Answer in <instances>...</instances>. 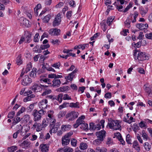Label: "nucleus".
Wrapping results in <instances>:
<instances>
[{
	"label": "nucleus",
	"mask_w": 152,
	"mask_h": 152,
	"mask_svg": "<svg viewBox=\"0 0 152 152\" xmlns=\"http://www.w3.org/2000/svg\"><path fill=\"white\" fill-rule=\"evenodd\" d=\"M50 47V45L49 44H47L45 45H41L40 46L41 49L42 50H45Z\"/></svg>",
	"instance_id": "52"
},
{
	"label": "nucleus",
	"mask_w": 152,
	"mask_h": 152,
	"mask_svg": "<svg viewBox=\"0 0 152 152\" xmlns=\"http://www.w3.org/2000/svg\"><path fill=\"white\" fill-rule=\"evenodd\" d=\"M34 116V120L35 121H37L40 120L41 116L40 115L38 114V111L36 110H34L32 114Z\"/></svg>",
	"instance_id": "13"
},
{
	"label": "nucleus",
	"mask_w": 152,
	"mask_h": 152,
	"mask_svg": "<svg viewBox=\"0 0 152 152\" xmlns=\"http://www.w3.org/2000/svg\"><path fill=\"white\" fill-rule=\"evenodd\" d=\"M21 25L23 27H28L30 26L29 21L23 17L20 18L19 19Z\"/></svg>",
	"instance_id": "8"
},
{
	"label": "nucleus",
	"mask_w": 152,
	"mask_h": 152,
	"mask_svg": "<svg viewBox=\"0 0 152 152\" xmlns=\"http://www.w3.org/2000/svg\"><path fill=\"white\" fill-rule=\"evenodd\" d=\"M106 132L104 130L97 132L96 133V135L97 138H99L104 140L106 136Z\"/></svg>",
	"instance_id": "5"
},
{
	"label": "nucleus",
	"mask_w": 152,
	"mask_h": 152,
	"mask_svg": "<svg viewBox=\"0 0 152 152\" xmlns=\"http://www.w3.org/2000/svg\"><path fill=\"white\" fill-rule=\"evenodd\" d=\"M60 30L57 28H52L49 31V33L52 35H58L59 34Z\"/></svg>",
	"instance_id": "12"
},
{
	"label": "nucleus",
	"mask_w": 152,
	"mask_h": 152,
	"mask_svg": "<svg viewBox=\"0 0 152 152\" xmlns=\"http://www.w3.org/2000/svg\"><path fill=\"white\" fill-rule=\"evenodd\" d=\"M17 149V147L16 146H13L8 148V150L9 152L14 151Z\"/></svg>",
	"instance_id": "35"
},
{
	"label": "nucleus",
	"mask_w": 152,
	"mask_h": 152,
	"mask_svg": "<svg viewBox=\"0 0 152 152\" xmlns=\"http://www.w3.org/2000/svg\"><path fill=\"white\" fill-rule=\"evenodd\" d=\"M48 101L47 99H43L39 103V106L42 109H45L47 107Z\"/></svg>",
	"instance_id": "10"
},
{
	"label": "nucleus",
	"mask_w": 152,
	"mask_h": 152,
	"mask_svg": "<svg viewBox=\"0 0 152 152\" xmlns=\"http://www.w3.org/2000/svg\"><path fill=\"white\" fill-rule=\"evenodd\" d=\"M18 116H17L16 114V116L12 120L13 121L12 123L13 125L16 124L21 121V119Z\"/></svg>",
	"instance_id": "18"
},
{
	"label": "nucleus",
	"mask_w": 152,
	"mask_h": 152,
	"mask_svg": "<svg viewBox=\"0 0 152 152\" xmlns=\"http://www.w3.org/2000/svg\"><path fill=\"white\" fill-rule=\"evenodd\" d=\"M22 60L21 59V56L20 55L18 56L16 58V63L18 65H20L22 64Z\"/></svg>",
	"instance_id": "44"
},
{
	"label": "nucleus",
	"mask_w": 152,
	"mask_h": 152,
	"mask_svg": "<svg viewBox=\"0 0 152 152\" xmlns=\"http://www.w3.org/2000/svg\"><path fill=\"white\" fill-rule=\"evenodd\" d=\"M21 83L24 86H26L29 85L32 82L31 79L28 75L24 76L22 77Z\"/></svg>",
	"instance_id": "4"
},
{
	"label": "nucleus",
	"mask_w": 152,
	"mask_h": 152,
	"mask_svg": "<svg viewBox=\"0 0 152 152\" xmlns=\"http://www.w3.org/2000/svg\"><path fill=\"white\" fill-rule=\"evenodd\" d=\"M71 127L70 125H63L62 126L61 129L63 131H65L68 129H69Z\"/></svg>",
	"instance_id": "31"
},
{
	"label": "nucleus",
	"mask_w": 152,
	"mask_h": 152,
	"mask_svg": "<svg viewBox=\"0 0 152 152\" xmlns=\"http://www.w3.org/2000/svg\"><path fill=\"white\" fill-rule=\"evenodd\" d=\"M74 77L71 73L69 74L68 75L65 77V78L67 80L71 81L72 80Z\"/></svg>",
	"instance_id": "51"
},
{
	"label": "nucleus",
	"mask_w": 152,
	"mask_h": 152,
	"mask_svg": "<svg viewBox=\"0 0 152 152\" xmlns=\"http://www.w3.org/2000/svg\"><path fill=\"white\" fill-rule=\"evenodd\" d=\"M73 149L67 146L64 147V152H73Z\"/></svg>",
	"instance_id": "48"
},
{
	"label": "nucleus",
	"mask_w": 152,
	"mask_h": 152,
	"mask_svg": "<svg viewBox=\"0 0 152 152\" xmlns=\"http://www.w3.org/2000/svg\"><path fill=\"white\" fill-rule=\"evenodd\" d=\"M114 135L117 137L118 140L122 137L121 134L119 132H117L114 134Z\"/></svg>",
	"instance_id": "58"
},
{
	"label": "nucleus",
	"mask_w": 152,
	"mask_h": 152,
	"mask_svg": "<svg viewBox=\"0 0 152 152\" xmlns=\"http://www.w3.org/2000/svg\"><path fill=\"white\" fill-rule=\"evenodd\" d=\"M63 96V95L62 94H60L57 96H55L54 97L56 98L55 99L58 101L60 102H61L62 100V98Z\"/></svg>",
	"instance_id": "40"
},
{
	"label": "nucleus",
	"mask_w": 152,
	"mask_h": 152,
	"mask_svg": "<svg viewBox=\"0 0 152 152\" xmlns=\"http://www.w3.org/2000/svg\"><path fill=\"white\" fill-rule=\"evenodd\" d=\"M80 148L81 149L84 150L87 148L88 145L86 143L82 142L80 144Z\"/></svg>",
	"instance_id": "30"
},
{
	"label": "nucleus",
	"mask_w": 152,
	"mask_h": 152,
	"mask_svg": "<svg viewBox=\"0 0 152 152\" xmlns=\"http://www.w3.org/2000/svg\"><path fill=\"white\" fill-rule=\"evenodd\" d=\"M60 125V124L58 123H56L53 126V124H51L50 126L51 129L49 131L50 133L51 134L52 132L54 133H56Z\"/></svg>",
	"instance_id": "7"
},
{
	"label": "nucleus",
	"mask_w": 152,
	"mask_h": 152,
	"mask_svg": "<svg viewBox=\"0 0 152 152\" xmlns=\"http://www.w3.org/2000/svg\"><path fill=\"white\" fill-rule=\"evenodd\" d=\"M15 115V112L14 111H12L9 113L8 115V118L10 119L14 118Z\"/></svg>",
	"instance_id": "43"
},
{
	"label": "nucleus",
	"mask_w": 152,
	"mask_h": 152,
	"mask_svg": "<svg viewBox=\"0 0 152 152\" xmlns=\"http://www.w3.org/2000/svg\"><path fill=\"white\" fill-rule=\"evenodd\" d=\"M61 13H58L56 16V17L53 22V26H58L60 24L61 21Z\"/></svg>",
	"instance_id": "6"
},
{
	"label": "nucleus",
	"mask_w": 152,
	"mask_h": 152,
	"mask_svg": "<svg viewBox=\"0 0 152 152\" xmlns=\"http://www.w3.org/2000/svg\"><path fill=\"white\" fill-rule=\"evenodd\" d=\"M103 141V140H102L99 138H97L93 141V144L95 145L98 146L100 145Z\"/></svg>",
	"instance_id": "27"
},
{
	"label": "nucleus",
	"mask_w": 152,
	"mask_h": 152,
	"mask_svg": "<svg viewBox=\"0 0 152 152\" xmlns=\"http://www.w3.org/2000/svg\"><path fill=\"white\" fill-rule=\"evenodd\" d=\"M137 28L140 30H144V32L146 33L147 31V28H148V25L147 24H144L142 23H137L136 25Z\"/></svg>",
	"instance_id": "9"
},
{
	"label": "nucleus",
	"mask_w": 152,
	"mask_h": 152,
	"mask_svg": "<svg viewBox=\"0 0 152 152\" xmlns=\"http://www.w3.org/2000/svg\"><path fill=\"white\" fill-rule=\"evenodd\" d=\"M63 96V95L62 94H60L57 96H55L54 97L56 98L55 99L58 101L60 102H61L62 100V98Z\"/></svg>",
	"instance_id": "41"
},
{
	"label": "nucleus",
	"mask_w": 152,
	"mask_h": 152,
	"mask_svg": "<svg viewBox=\"0 0 152 152\" xmlns=\"http://www.w3.org/2000/svg\"><path fill=\"white\" fill-rule=\"evenodd\" d=\"M26 108L23 107H22L20 110L17 113V116H19L20 114L23 113L25 110Z\"/></svg>",
	"instance_id": "45"
},
{
	"label": "nucleus",
	"mask_w": 152,
	"mask_h": 152,
	"mask_svg": "<svg viewBox=\"0 0 152 152\" xmlns=\"http://www.w3.org/2000/svg\"><path fill=\"white\" fill-rule=\"evenodd\" d=\"M37 69L35 68L32 69V71L30 73V75L31 77L34 78L36 77L37 73Z\"/></svg>",
	"instance_id": "25"
},
{
	"label": "nucleus",
	"mask_w": 152,
	"mask_h": 152,
	"mask_svg": "<svg viewBox=\"0 0 152 152\" xmlns=\"http://www.w3.org/2000/svg\"><path fill=\"white\" fill-rule=\"evenodd\" d=\"M104 97L106 98L110 99L112 97L111 93L110 92H107L105 94Z\"/></svg>",
	"instance_id": "56"
},
{
	"label": "nucleus",
	"mask_w": 152,
	"mask_h": 152,
	"mask_svg": "<svg viewBox=\"0 0 152 152\" xmlns=\"http://www.w3.org/2000/svg\"><path fill=\"white\" fill-rule=\"evenodd\" d=\"M39 147L42 152H48L49 151V145L48 144H41Z\"/></svg>",
	"instance_id": "14"
},
{
	"label": "nucleus",
	"mask_w": 152,
	"mask_h": 152,
	"mask_svg": "<svg viewBox=\"0 0 152 152\" xmlns=\"http://www.w3.org/2000/svg\"><path fill=\"white\" fill-rule=\"evenodd\" d=\"M48 86H46L41 85L40 84H36L32 86L30 89L34 92H37L42 91L43 89H45V88L48 87Z\"/></svg>",
	"instance_id": "2"
},
{
	"label": "nucleus",
	"mask_w": 152,
	"mask_h": 152,
	"mask_svg": "<svg viewBox=\"0 0 152 152\" xmlns=\"http://www.w3.org/2000/svg\"><path fill=\"white\" fill-rule=\"evenodd\" d=\"M53 84L52 86L53 87H59L61 84V82L60 80L58 79H54L53 81Z\"/></svg>",
	"instance_id": "15"
},
{
	"label": "nucleus",
	"mask_w": 152,
	"mask_h": 152,
	"mask_svg": "<svg viewBox=\"0 0 152 152\" xmlns=\"http://www.w3.org/2000/svg\"><path fill=\"white\" fill-rule=\"evenodd\" d=\"M44 128L43 125L42 124H38L36 130L37 132H39L42 130L43 128Z\"/></svg>",
	"instance_id": "36"
},
{
	"label": "nucleus",
	"mask_w": 152,
	"mask_h": 152,
	"mask_svg": "<svg viewBox=\"0 0 152 152\" xmlns=\"http://www.w3.org/2000/svg\"><path fill=\"white\" fill-rule=\"evenodd\" d=\"M77 141L75 138H72L71 140V145L74 147H76L77 146Z\"/></svg>",
	"instance_id": "39"
},
{
	"label": "nucleus",
	"mask_w": 152,
	"mask_h": 152,
	"mask_svg": "<svg viewBox=\"0 0 152 152\" xmlns=\"http://www.w3.org/2000/svg\"><path fill=\"white\" fill-rule=\"evenodd\" d=\"M79 105V103L78 102H76L75 103H71L69 104V107H79L78 106Z\"/></svg>",
	"instance_id": "38"
},
{
	"label": "nucleus",
	"mask_w": 152,
	"mask_h": 152,
	"mask_svg": "<svg viewBox=\"0 0 152 152\" xmlns=\"http://www.w3.org/2000/svg\"><path fill=\"white\" fill-rule=\"evenodd\" d=\"M116 4L117 3L116 2H115L114 3L115 4H116L115 5L116 6V8L120 12L122 11V10H121L123 8V6L121 5H117Z\"/></svg>",
	"instance_id": "54"
},
{
	"label": "nucleus",
	"mask_w": 152,
	"mask_h": 152,
	"mask_svg": "<svg viewBox=\"0 0 152 152\" xmlns=\"http://www.w3.org/2000/svg\"><path fill=\"white\" fill-rule=\"evenodd\" d=\"M35 96V95L34 94H31V95L28 96L23 99V101L24 102H26L31 100V99L34 98Z\"/></svg>",
	"instance_id": "29"
},
{
	"label": "nucleus",
	"mask_w": 152,
	"mask_h": 152,
	"mask_svg": "<svg viewBox=\"0 0 152 152\" xmlns=\"http://www.w3.org/2000/svg\"><path fill=\"white\" fill-rule=\"evenodd\" d=\"M63 96V95L62 94H60L57 96H55L54 97L56 98L55 99L58 101L60 102H61L62 100V98Z\"/></svg>",
	"instance_id": "42"
},
{
	"label": "nucleus",
	"mask_w": 152,
	"mask_h": 152,
	"mask_svg": "<svg viewBox=\"0 0 152 152\" xmlns=\"http://www.w3.org/2000/svg\"><path fill=\"white\" fill-rule=\"evenodd\" d=\"M144 89L149 96L151 97L152 96V89L148 84L144 85Z\"/></svg>",
	"instance_id": "11"
},
{
	"label": "nucleus",
	"mask_w": 152,
	"mask_h": 152,
	"mask_svg": "<svg viewBox=\"0 0 152 152\" xmlns=\"http://www.w3.org/2000/svg\"><path fill=\"white\" fill-rule=\"evenodd\" d=\"M144 146L145 150L147 151H149L151 148V145L147 142H145L144 143Z\"/></svg>",
	"instance_id": "33"
},
{
	"label": "nucleus",
	"mask_w": 152,
	"mask_h": 152,
	"mask_svg": "<svg viewBox=\"0 0 152 152\" xmlns=\"http://www.w3.org/2000/svg\"><path fill=\"white\" fill-rule=\"evenodd\" d=\"M96 152H107V149L104 147H97L96 149Z\"/></svg>",
	"instance_id": "23"
},
{
	"label": "nucleus",
	"mask_w": 152,
	"mask_h": 152,
	"mask_svg": "<svg viewBox=\"0 0 152 152\" xmlns=\"http://www.w3.org/2000/svg\"><path fill=\"white\" fill-rule=\"evenodd\" d=\"M141 134L142 135V137L144 139H145L146 140H147L148 139L149 137L147 134L145 132L144 130H143L142 131Z\"/></svg>",
	"instance_id": "34"
},
{
	"label": "nucleus",
	"mask_w": 152,
	"mask_h": 152,
	"mask_svg": "<svg viewBox=\"0 0 152 152\" xmlns=\"http://www.w3.org/2000/svg\"><path fill=\"white\" fill-rule=\"evenodd\" d=\"M114 123L112 122H109L108 123L107 126H108L109 128L111 129H117V128H114Z\"/></svg>",
	"instance_id": "50"
},
{
	"label": "nucleus",
	"mask_w": 152,
	"mask_h": 152,
	"mask_svg": "<svg viewBox=\"0 0 152 152\" xmlns=\"http://www.w3.org/2000/svg\"><path fill=\"white\" fill-rule=\"evenodd\" d=\"M39 34H36L34 37V41L35 42H38L39 41V38L38 37Z\"/></svg>",
	"instance_id": "59"
},
{
	"label": "nucleus",
	"mask_w": 152,
	"mask_h": 152,
	"mask_svg": "<svg viewBox=\"0 0 152 152\" xmlns=\"http://www.w3.org/2000/svg\"><path fill=\"white\" fill-rule=\"evenodd\" d=\"M51 18V16L50 15H46L43 19V21L44 22L48 23Z\"/></svg>",
	"instance_id": "37"
},
{
	"label": "nucleus",
	"mask_w": 152,
	"mask_h": 152,
	"mask_svg": "<svg viewBox=\"0 0 152 152\" xmlns=\"http://www.w3.org/2000/svg\"><path fill=\"white\" fill-rule=\"evenodd\" d=\"M60 66V63L58 62L53 64L52 66L56 68H58Z\"/></svg>",
	"instance_id": "62"
},
{
	"label": "nucleus",
	"mask_w": 152,
	"mask_h": 152,
	"mask_svg": "<svg viewBox=\"0 0 152 152\" xmlns=\"http://www.w3.org/2000/svg\"><path fill=\"white\" fill-rule=\"evenodd\" d=\"M85 116L83 115L79 117L76 121V122L79 125H82L84 122V121L83 120L85 118Z\"/></svg>",
	"instance_id": "19"
},
{
	"label": "nucleus",
	"mask_w": 152,
	"mask_h": 152,
	"mask_svg": "<svg viewBox=\"0 0 152 152\" xmlns=\"http://www.w3.org/2000/svg\"><path fill=\"white\" fill-rule=\"evenodd\" d=\"M78 115V112L73 111L68 113L66 115V117L68 118L69 120L73 121L77 118Z\"/></svg>",
	"instance_id": "3"
},
{
	"label": "nucleus",
	"mask_w": 152,
	"mask_h": 152,
	"mask_svg": "<svg viewBox=\"0 0 152 152\" xmlns=\"http://www.w3.org/2000/svg\"><path fill=\"white\" fill-rule=\"evenodd\" d=\"M146 37L149 39L152 40V33L150 32L145 34Z\"/></svg>",
	"instance_id": "53"
},
{
	"label": "nucleus",
	"mask_w": 152,
	"mask_h": 152,
	"mask_svg": "<svg viewBox=\"0 0 152 152\" xmlns=\"http://www.w3.org/2000/svg\"><path fill=\"white\" fill-rule=\"evenodd\" d=\"M130 23L131 21L129 19H127L124 22L125 26L128 28H130Z\"/></svg>",
	"instance_id": "46"
},
{
	"label": "nucleus",
	"mask_w": 152,
	"mask_h": 152,
	"mask_svg": "<svg viewBox=\"0 0 152 152\" xmlns=\"http://www.w3.org/2000/svg\"><path fill=\"white\" fill-rule=\"evenodd\" d=\"M70 141V139L67 138H65L64 136L62 137L61 143L63 145H68Z\"/></svg>",
	"instance_id": "17"
},
{
	"label": "nucleus",
	"mask_w": 152,
	"mask_h": 152,
	"mask_svg": "<svg viewBox=\"0 0 152 152\" xmlns=\"http://www.w3.org/2000/svg\"><path fill=\"white\" fill-rule=\"evenodd\" d=\"M115 18V17H110L107 19V23L108 26H110Z\"/></svg>",
	"instance_id": "32"
},
{
	"label": "nucleus",
	"mask_w": 152,
	"mask_h": 152,
	"mask_svg": "<svg viewBox=\"0 0 152 152\" xmlns=\"http://www.w3.org/2000/svg\"><path fill=\"white\" fill-rule=\"evenodd\" d=\"M80 128L84 130H87L88 129V124L85 123H83L81 126Z\"/></svg>",
	"instance_id": "47"
},
{
	"label": "nucleus",
	"mask_w": 152,
	"mask_h": 152,
	"mask_svg": "<svg viewBox=\"0 0 152 152\" xmlns=\"http://www.w3.org/2000/svg\"><path fill=\"white\" fill-rule=\"evenodd\" d=\"M72 12L71 11H68L66 14V17L68 19H69L72 16Z\"/></svg>",
	"instance_id": "64"
},
{
	"label": "nucleus",
	"mask_w": 152,
	"mask_h": 152,
	"mask_svg": "<svg viewBox=\"0 0 152 152\" xmlns=\"http://www.w3.org/2000/svg\"><path fill=\"white\" fill-rule=\"evenodd\" d=\"M51 119L46 118V119L43 120L42 124L43 125L44 127L47 126L49 124V123H50V125L51 126V121H50Z\"/></svg>",
	"instance_id": "20"
},
{
	"label": "nucleus",
	"mask_w": 152,
	"mask_h": 152,
	"mask_svg": "<svg viewBox=\"0 0 152 152\" xmlns=\"http://www.w3.org/2000/svg\"><path fill=\"white\" fill-rule=\"evenodd\" d=\"M95 128H96L95 127V125L94 124L92 123H90V129L91 130H95Z\"/></svg>",
	"instance_id": "63"
},
{
	"label": "nucleus",
	"mask_w": 152,
	"mask_h": 152,
	"mask_svg": "<svg viewBox=\"0 0 152 152\" xmlns=\"http://www.w3.org/2000/svg\"><path fill=\"white\" fill-rule=\"evenodd\" d=\"M139 126L141 128L144 127L145 129L147 128L146 125L145 124V122L143 121H142L139 123Z\"/></svg>",
	"instance_id": "49"
},
{
	"label": "nucleus",
	"mask_w": 152,
	"mask_h": 152,
	"mask_svg": "<svg viewBox=\"0 0 152 152\" xmlns=\"http://www.w3.org/2000/svg\"><path fill=\"white\" fill-rule=\"evenodd\" d=\"M88 44H86L84 45H79L75 46L74 47V49H77L78 48L80 49L82 48L83 50L86 47H87L88 46Z\"/></svg>",
	"instance_id": "22"
},
{
	"label": "nucleus",
	"mask_w": 152,
	"mask_h": 152,
	"mask_svg": "<svg viewBox=\"0 0 152 152\" xmlns=\"http://www.w3.org/2000/svg\"><path fill=\"white\" fill-rule=\"evenodd\" d=\"M69 88V86H65L56 89V91L58 92H64L67 90H68Z\"/></svg>",
	"instance_id": "21"
},
{
	"label": "nucleus",
	"mask_w": 152,
	"mask_h": 152,
	"mask_svg": "<svg viewBox=\"0 0 152 152\" xmlns=\"http://www.w3.org/2000/svg\"><path fill=\"white\" fill-rule=\"evenodd\" d=\"M31 35L30 34H28L25 38V40L26 42H29L31 41Z\"/></svg>",
	"instance_id": "61"
},
{
	"label": "nucleus",
	"mask_w": 152,
	"mask_h": 152,
	"mask_svg": "<svg viewBox=\"0 0 152 152\" xmlns=\"http://www.w3.org/2000/svg\"><path fill=\"white\" fill-rule=\"evenodd\" d=\"M137 50H135L134 52V58L135 60L138 59L139 60L142 61L145 60H147L148 59V56H146V55L143 52H138Z\"/></svg>",
	"instance_id": "1"
},
{
	"label": "nucleus",
	"mask_w": 152,
	"mask_h": 152,
	"mask_svg": "<svg viewBox=\"0 0 152 152\" xmlns=\"http://www.w3.org/2000/svg\"><path fill=\"white\" fill-rule=\"evenodd\" d=\"M134 19L132 21V23L135 22L136 21V18L138 15V12H135L134 13Z\"/></svg>",
	"instance_id": "57"
},
{
	"label": "nucleus",
	"mask_w": 152,
	"mask_h": 152,
	"mask_svg": "<svg viewBox=\"0 0 152 152\" xmlns=\"http://www.w3.org/2000/svg\"><path fill=\"white\" fill-rule=\"evenodd\" d=\"M113 122H114L113 126H114V128H117V129H113L114 130H117L121 128V126L119 124L118 121L116 120L114 121Z\"/></svg>",
	"instance_id": "24"
},
{
	"label": "nucleus",
	"mask_w": 152,
	"mask_h": 152,
	"mask_svg": "<svg viewBox=\"0 0 152 152\" xmlns=\"http://www.w3.org/2000/svg\"><path fill=\"white\" fill-rule=\"evenodd\" d=\"M132 147L138 152L140 151V148L138 144L137 141L136 140H134L132 143Z\"/></svg>",
	"instance_id": "16"
},
{
	"label": "nucleus",
	"mask_w": 152,
	"mask_h": 152,
	"mask_svg": "<svg viewBox=\"0 0 152 152\" xmlns=\"http://www.w3.org/2000/svg\"><path fill=\"white\" fill-rule=\"evenodd\" d=\"M139 11L140 14L142 17L144 16L147 12V11L145 10L142 7H140Z\"/></svg>",
	"instance_id": "26"
},
{
	"label": "nucleus",
	"mask_w": 152,
	"mask_h": 152,
	"mask_svg": "<svg viewBox=\"0 0 152 152\" xmlns=\"http://www.w3.org/2000/svg\"><path fill=\"white\" fill-rule=\"evenodd\" d=\"M63 99L64 100H69L71 99V98L70 96H69V95L67 94H64L63 96Z\"/></svg>",
	"instance_id": "55"
},
{
	"label": "nucleus",
	"mask_w": 152,
	"mask_h": 152,
	"mask_svg": "<svg viewBox=\"0 0 152 152\" xmlns=\"http://www.w3.org/2000/svg\"><path fill=\"white\" fill-rule=\"evenodd\" d=\"M30 116L28 115H26L24 116V119L26 122L29 121Z\"/></svg>",
	"instance_id": "60"
},
{
	"label": "nucleus",
	"mask_w": 152,
	"mask_h": 152,
	"mask_svg": "<svg viewBox=\"0 0 152 152\" xmlns=\"http://www.w3.org/2000/svg\"><path fill=\"white\" fill-rule=\"evenodd\" d=\"M43 90H45V91L41 95L42 96H45L47 95H48L50 94L52 91L50 89H47L46 88H45V89H43Z\"/></svg>",
	"instance_id": "28"
}]
</instances>
